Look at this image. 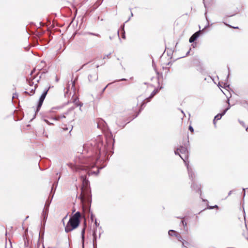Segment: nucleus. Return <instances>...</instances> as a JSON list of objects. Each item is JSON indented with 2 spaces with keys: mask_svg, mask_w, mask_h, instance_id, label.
<instances>
[{
  "mask_svg": "<svg viewBox=\"0 0 248 248\" xmlns=\"http://www.w3.org/2000/svg\"><path fill=\"white\" fill-rule=\"evenodd\" d=\"M173 52H174V50H172L171 49H169L168 48L167 51V54L168 56H170L171 57Z\"/></svg>",
  "mask_w": 248,
  "mask_h": 248,
  "instance_id": "obj_30",
  "label": "nucleus"
},
{
  "mask_svg": "<svg viewBox=\"0 0 248 248\" xmlns=\"http://www.w3.org/2000/svg\"><path fill=\"white\" fill-rule=\"evenodd\" d=\"M228 71H229V73H228V74L227 75V80H228V78H229V77L230 76V68L228 67Z\"/></svg>",
  "mask_w": 248,
  "mask_h": 248,
  "instance_id": "obj_54",
  "label": "nucleus"
},
{
  "mask_svg": "<svg viewBox=\"0 0 248 248\" xmlns=\"http://www.w3.org/2000/svg\"><path fill=\"white\" fill-rule=\"evenodd\" d=\"M86 227H87V224H86V221H85L84 222V226L81 231V243H82V248H84L85 233Z\"/></svg>",
  "mask_w": 248,
  "mask_h": 248,
  "instance_id": "obj_10",
  "label": "nucleus"
},
{
  "mask_svg": "<svg viewBox=\"0 0 248 248\" xmlns=\"http://www.w3.org/2000/svg\"><path fill=\"white\" fill-rule=\"evenodd\" d=\"M24 93H25V94H29V95H30V93H29L28 92H27V91H25V92H24Z\"/></svg>",
  "mask_w": 248,
  "mask_h": 248,
  "instance_id": "obj_62",
  "label": "nucleus"
},
{
  "mask_svg": "<svg viewBox=\"0 0 248 248\" xmlns=\"http://www.w3.org/2000/svg\"><path fill=\"white\" fill-rule=\"evenodd\" d=\"M53 195H54V194H53V195L51 197L49 196V197L46 201V203L45 205V208H47V207H48V209H49V205H50V204L51 202V201L52 200Z\"/></svg>",
  "mask_w": 248,
  "mask_h": 248,
  "instance_id": "obj_15",
  "label": "nucleus"
},
{
  "mask_svg": "<svg viewBox=\"0 0 248 248\" xmlns=\"http://www.w3.org/2000/svg\"><path fill=\"white\" fill-rule=\"evenodd\" d=\"M185 163L187 168L189 179L191 180L192 182L195 181L196 175L192 167L189 165L188 161L186 162V161H185Z\"/></svg>",
  "mask_w": 248,
  "mask_h": 248,
  "instance_id": "obj_5",
  "label": "nucleus"
},
{
  "mask_svg": "<svg viewBox=\"0 0 248 248\" xmlns=\"http://www.w3.org/2000/svg\"><path fill=\"white\" fill-rule=\"evenodd\" d=\"M111 54V53H109L108 55H105L103 58V59H105L106 58H109L110 55Z\"/></svg>",
  "mask_w": 248,
  "mask_h": 248,
  "instance_id": "obj_46",
  "label": "nucleus"
},
{
  "mask_svg": "<svg viewBox=\"0 0 248 248\" xmlns=\"http://www.w3.org/2000/svg\"><path fill=\"white\" fill-rule=\"evenodd\" d=\"M97 8V6H96V4H93L92 5L90 9H89V12H92L95 11Z\"/></svg>",
  "mask_w": 248,
  "mask_h": 248,
  "instance_id": "obj_27",
  "label": "nucleus"
},
{
  "mask_svg": "<svg viewBox=\"0 0 248 248\" xmlns=\"http://www.w3.org/2000/svg\"><path fill=\"white\" fill-rule=\"evenodd\" d=\"M56 81L58 82L59 81V78L56 77Z\"/></svg>",
  "mask_w": 248,
  "mask_h": 248,
  "instance_id": "obj_64",
  "label": "nucleus"
},
{
  "mask_svg": "<svg viewBox=\"0 0 248 248\" xmlns=\"http://www.w3.org/2000/svg\"><path fill=\"white\" fill-rule=\"evenodd\" d=\"M207 208L209 209H213L214 208H218V206L217 205H215L214 206L208 205Z\"/></svg>",
  "mask_w": 248,
  "mask_h": 248,
  "instance_id": "obj_35",
  "label": "nucleus"
},
{
  "mask_svg": "<svg viewBox=\"0 0 248 248\" xmlns=\"http://www.w3.org/2000/svg\"><path fill=\"white\" fill-rule=\"evenodd\" d=\"M216 121H217V120H215V118L213 120V124L215 125H216Z\"/></svg>",
  "mask_w": 248,
  "mask_h": 248,
  "instance_id": "obj_56",
  "label": "nucleus"
},
{
  "mask_svg": "<svg viewBox=\"0 0 248 248\" xmlns=\"http://www.w3.org/2000/svg\"><path fill=\"white\" fill-rule=\"evenodd\" d=\"M240 123L241 124V125L244 126V127H245V123L243 121H239Z\"/></svg>",
  "mask_w": 248,
  "mask_h": 248,
  "instance_id": "obj_53",
  "label": "nucleus"
},
{
  "mask_svg": "<svg viewBox=\"0 0 248 248\" xmlns=\"http://www.w3.org/2000/svg\"><path fill=\"white\" fill-rule=\"evenodd\" d=\"M188 129L191 132H194V128L191 125H189L188 127Z\"/></svg>",
  "mask_w": 248,
  "mask_h": 248,
  "instance_id": "obj_41",
  "label": "nucleus"
},
{
  "mask_svg": "<svg viewBox=\"0 0 248 248\" xmlns=\"http://www.w3.org/2000/svg\"><path fill=\"white\" fill-rule=\"evenodd\" d=\"M152 64H153V66H154V65H155V63L154 60H153V61H152Z\"/></svg>",
  "mask_w": 248,
  "mask_h": 248,
  "instance_id": "obj_61",
  "label": "nucleus"
},
{
  "mask_svg": "<svg viewBox=\"0 0 248 248\" xmlns=\"http://www.w3.org/2000/svg\"><path fill=\"white\" fill-rule=\"evenodd\" d=\"M179 150H177V149L174 151V153L176 155H179L181 158L184 160V161L185 162V159H184V157L182 155H181L179 154Z\"/></svg>",
  "mask_w": 248,
  "mask_h": 248,
  "instance_id": "obj_32",
  "label": "nucleus"
},
{
  "mask_svg": "<svg viewBox=\"0 0 248 248\" xmlns=\"http://www.w3.org/2000/svg\"><path fill=\"white\" fill-rule=\"evenodd\" d=\"M225 114V112H224L223 110L222 112L221 113H219L218 114H217V115H216L214 118L215 120H217H217H219L220 119H221V118H222V117Z\"/></svg>",
  "mask_w": 248,
  "mask_h": 248,
  "instance_id": "obj_22",
  "label": "nucleus"
},
{
  "mask_svg": "<svg viewBox=\"0 0 248 248\" xmlns=\"http://www.w3.org/2000/svg\"><path fill=\"white\" fill-rule=\"evenodd\" d=\"M88 63H89V62H87V63H85V64H83V65L80 67V68L77 71H79V70H81V69L83 68L84 67H85V66H86V65H87V64H88Z\"/></svg>",
  "mask_w": 248,
  "mask_h": 248,
  "instance_id": "obj_42",
  "label": "nucleus"
},
{
  "mask_svg": "<svg viewBox=\"0 0 248 248\" xmlns=\"http://www.w3.org/2000/svg\"><path fill=\"white\" fill-rule=\"evenodd\" d=\"M50 89V87H49L47 88H46L44 91L43 92L42 94L40 96L38 101L37 102V106L36 108V110L35 112V114L33 116V118L31 120V121L34 119L36 117V114L39 111V110L41 109V108L42 106V104L43 103V102L47 94V93Z\"/></svg>",
  "mask_w": 248,
  "mask_h": 248,
  "instance_id": "obj_4",
  "label": "nucleus"
},
{
  "mask_svg": "<svg viewBox=\"0 0 248 248\" xmlns=\"http://www.w3.org/2000/svg\"><path fill=\"white\" fill-rule=\"evenodd\" d=\"M133 16V14L132 13V12H131V14H130V16L128 18V19L125 22V23H126L127 22H128V21L130 20V18L131 17H132Z\"/></svg>",
  "mask_w": 248,
  "mask_h": 248,
  "instance_id": "obj_45",
  "label": "nucleus"
},
{
  "mask_svg": "<svg viewBox=\"0 0 248 248\" xmlns=\"http://www.w3.org/2000/svg\"><path fill=\"white\" fill-rule=\"evenodd\" d=\"M163 68L164 69H166V70H167V71H166V73H168L169 72V71H170V68H169V67H163Z\"/></svg>",
  "mask_w": 248,
  "mask_h": 248,
  "instance_id": "obj_51",
  "label": "nucleus"
},
{
  "mask_svg": "<svg viewBox=\"0 0 248 248\" xmlns=\"http://www.w3.org/2000/svg\"><path fill=\"white\" fill-rule=\"evenodd\" d=\"M170 64H171V62H169L168 63H167L166 64V65H170Z\"/></svg>",
  "mask_w": 248,
  "mask_h": 248,
  "instance_id": "obj_63",
  "label": "nucleus"
},
{
  "mask_svg": "<svg viewBox=\"0 0 248 248\" xmlns=\"http://www.w3.org/2000/svg\"><path fill=\"white\" fill-rule=\"evenodd\" d=\"M115 140L110 132L106 138V144H104L103 137L101 135L97 137L96 139L92 140L89 143L83 145V151L91 153L90 156L87 158L84 163L86 165L81 167V170H86L88 175L93 173L97 175L99 170L105 168L107 164L97 166L98 163H104L109 160L108 148L112 145L114 147Z\"/></svg>",
  "mask_w": 248,
  "mask_h": 248,
  "instance_id": "obj_1",
  "label": "nucleus"
},
{
  "mask_svg": "<svg viewBox=\"0 0 248 248\" xmlns=\"http://www.w3.org/2000/svg\"><path fill=\"white\" fill-rule=\"evenodd\" d=\"M201 30H199L194 33H193L191 36L189 38V42L190 43H194L195 41H196L198 38L200 36L201 34Z\"/></svg>",
  "mask_w": 248,
  "mask_h": 248,
  "instance_id": "obj_11",
  "label": "nucleus"
},
{
  "mask_svg": "<svg viewBox=\"0 0 248 248\" xmlns=\"http://www.w3.org/2000/svg\"><path fill=\"white\" fill-rule=\"evenodd\" d=\"M93 248H97V236L95 231L93 233Z\"/></svg>",
  "mask_w": 248,
  "mask_h": 248,
  "instance_id": "obj_17",
  "label": "nucleus"
},
{
  "mask_svg": "<svg viewBox=\"0 0 248 248\" xmlns=\"http://www.w3.org/2000/svg\"><path fill=\"white\" fill-rule=\"evenodd\" d=\"M112 83V82L108 83L105 88H104L102 90L101 93H103L105 92L106 88Z\"/></svg>",
  "mask_w": 248,
  "mask_h": 248,
  "instance_id": "obj_40",
  "label": "nucleus"
},
{
  "mask_svg": "<svg viewBox=\"0 0 248 248\" xmlns=\"http://www.w3.org/2000/svg\"><path fill=\"white\" fill-rule=\"evenodd\" d=\"M73 126L71 125L70 126L68 127L66 124H63L62 125L61 128L63 129V131H66L70 129L69 133L71 132L73 129Z\"/></svg>",
  "mask_w": 248,
  "mask_h": 248,
  "instance_id": "obj_18",
  "label": "nucleus"
},
{
  "mask_svg": "<svg viewBox=\"0 0 248 248\" xmlns=\"http://www.w3.org/2000/svg\"><path fill=\"white\" fill-rule=\"evenodd\" d=\"M36 87H37V84H35V87H34V89H32L30 91V95H32L34 93H35V89L36 88Z\"/></svg>",
  "mask_w": 248,
  "mask_h": 248,
  "instance_id": "obj_34",
  "label": "nucleus"
},
{
  "mask_svg": "<svg viewBox=\"0 0 248 248\" xmlns=\"http://www.w3.org/2000/svg\"><path fill=\"white\" fill-rule=\"evenodd\" d=\"M73 102L77 106H80L81 107L83 105V104L79 102L78 98L74 99Z\"/></svg>",
  "mask_w": 248,
  "mask_h": 248,
  "instance_id": "obj_25",
  "label": "nucleus"
},
{
  "mask_svg": "<svg viewBox=\"0 0 248 248\" xmlns=\"http://www.w3.org/2000/svg\"><path fill=\"white\" fill-rule=\"evenodd\" d=\"M81 219V214L79 211L71 216L65 227V232L68 233L77 229L80 224Z\"/></svg>",
  "mask_w": 248,
  "mask_h": 248,
  "instance_id": "obj_3",
  "label": "nucleus"
},
{
  "mask_svg": "<svg viewBox=\"0 0 248 248\" xmlns=\"http://www.w3.org/2000/svg\"><path fill=\"white\" fill-rule=\"evenodd\" d=\"M88 80L90 82H93L97 81L98 78V70L93 69L91 73L88 76Z\"/></svg>",
  "mask_w": 248,
  "mask_h": 248,
  "instance_id": "obj_6",
  "label": "nucleus"
},
{
  "mask_svg": "<svg viewBox=\"0 0 248 248\" xmlns=\"http://www.w3.org/2000/svg\"><path fill=\"white\" fill-rule=\"evenodd\" d=\"M223 84V86H221L220 84V83H219L218 84V86H220L222 88L225 89H229L230 88V84H228L227 83H225V82H222Z\"/></svg>",
  "mask_w": 248,
  "mask_h": 248,
  "instance_id": "obj_26",
  "label": "nucleus"
},
{
  "mask_svg": "<svg viewBox=\"0 0 248 248\" xmlns=\"http://www.w3.org/2000/svg\"><path fill=\"white\" fill-rule=\"evenodd\" d=\"M204 15H205V18H206V19L207 21V24L205 26V27H204V28L201 31L202 32H204L205 31V30L209 28L210 26L212 25V24H209V20H208V17L207 16V11H205V13L204 14Z\"/></svg>",
  "mask_w": 248,
  "mask_h": 248,
  "instance_id": "obj_16",
  "label": "nucleus"
},
{
  "mask_svg": "<svg viewBox=\"0 0 248 248\" xmlns=\"http://www.w3.org/2000/svg\"><path fill=\"white\" fill-rule=\"evenodd\" d=\"M73 109V108H70L66 112L64 113L58 115L57 116H55L52 118L53 120H56V121H59L62 118H65L66 117L65 115H67L69 112H70Z\"/></svg>",
  "mask_w": 248,
  "mask_h": 248,
  "instance_id": "obj_13",
  "label": "nucleus"
},
{
  "mask_svg": "<svg viewBox=\"0 0 248 248\" xmlns=\"http://www.w3.org/2000/svg\"><path fill=\"white\" fill-rule=\"evenodd\" d=\"M18 96V94L16 93H13V98H16Z\"/></svg>",
  "mask_w": 248,
  "mask_h": 248,
  "instance_id": "obj_49",
  "label": "nucleus"
},
{
  "mask_svg": "<svg viewBox=\"0 0 248 248\" xmlns=\"http://www.w3.org/2000/svg\"><path fill=\"white\" fill-rule=\"evenodd\" d=\"M189 244L187 241H186L184 240V241H183V244L182 245V247H186V245H188Z\"/></svg>",
  "mask_w": 248,
  "mask_h": 248,
  "instance_id": "obj_38",
  "label": "nucleus"
},
{
  "mask_svg": "<svg viewBox=\"0 0 248 248\" xmlns=\"http://www.w3.org/2000/svg\"><path fill=\"white\" fill-rule=\"evenodd\" d=\"M127 79L125 78H123L118 80H114L112 83H115L116 82L121 81H126Z\"/></svg>",
  "mask_w": 248,
  "mask_h": 248,
  "instance_id": "obj_37",
  "label": "nucleus"
},
{
  "mask_svg": "<svg viewBox=\"0 0 248 248\" xmlns=\"http://www.w3.org/2000/svg\"><path fill=\"white\" fill-rule=\"evenodd\" d=\"M230 94V96H228V95H226V97H227V103L228 104V107L225 108L224 110H223V111L224 112H225V113H226V112L230 108H231V105L230 104V98L231 97L232 95H231V94L230 93H229Z\"/></svg>",
  "mask_w": 248,
  "mask_h": 248,
  "instance_id": "obj_19",
  "label": "nucleus"
},
{
  "mask_svg": "<svg viewBox=\"0 0 248 248\" xmlns=\"http://www.w3.org/2000/svg\"><path fill=\"white\" fill-rule=\"evenodd\" d=\"M232 190H231V191H230L229 192V193H228V196L231 195V194H232Z\"/></svg>",
  "mask_w": 248,
  "mask_h": 248,
  "instance_id": "obj_58",
  "label": "nucleus"
},
{
  "mask_svg": "<svg viewBox=\"0 0 248 248\" xmlns=\"http://www.w3.org/2000/svg\"><path fill=\"white\" fill-rule=\"evenodd\" d=\"M179 241L181 242L183 244V241H184V240L182 237V236L179 234V233L177 235V236L176 237Z\"/></svg>",
  "mask_w": 248,
  "mask_h": 248,
  "instance_id": "obj_33",
  "label": "nucleus"
},
{
  "mask_svg": "<svg viewBox=\"0 0 248 248\" xmlns=\"http://www.w3.org/2000/svg\"><path fill=\"white\" fill-rule=\"evenodd\" d=\"M179 234V233L178 232H177L176 231L173 230H170L169 231H168V234L169 236H175V237H177V235Z\"/></svg>",
  "mask_w": 248,
  "mask_h": 248,
  "instance_id": "obj_20",
  "label": "nucleus"
},
{
  "mask_svg": "<svg viewBox=\"0 0 248 248\" xmlns=\"http://www.w3.org/2000/svg\"><path fill=\"white\" fill-rule=\"evenodd\" d=\"M35 70H33L31 71L30 75H31L33 74V73L34 72Z\"/></svg>",
  "mask_w": 248,
  "mask_h": 248,
  "instance_id": "obj_59",
  "label": "nucleus"
},
{
  "mask_svg": "<svg viewBox=\"0 0 248 248\" xmlns=\"http://www.w3.org/2000/svg\"><path fill=\"white\" fill-rule=\"evenodd\" d=\"M203 3L204 4V7L205 8H207V5H206V3L205 2V0H203Z\"/></svg>",
  "mask_w": 248,
  "mask_h": 248,
  "instance_id": "obj_55",
  "label": "nucleus"
},
{
  "mask_svg": "<svg viewBox=\"0 0 248 248\" xmlns=\"http://www.w3.org/2000/svg\"><path fill=\"white\" fill-rule=\"evenodd\" d=\"M245 190H246V189H245V188H243V198H244V197L245 196V195H246V191H245Z\"/></svg>",
  "mask_w": 248,
  "mask_h": 248,
  "instance_id": "obj_52",
  "label": "nucleus"
},
{
  "mask_svg": "<svg viewBox=\"0 0 248 248\" xmlns=\"http://www.w3.org/2000/svg\"><path fill=\"white\" fill-rule=\"evenodd\" d=\"M90 34H92V35H94V36H98V37H100V35L99 34H97V33H94L90 32Z\"/></svg>",
  "mask_w": 248,
  "mask_h": 248,
  "instance_id": "obj_50",
  "label": "nucleus"
},
{
  "mask_svg": "<svg viewBox=\"0 0 248 248\" xmlns=\"http://www.w3.org/2000/svg\"><path fill=\"white\" fill-rule=\"evenodd\" d=\"M191 188L192 190H194L195 192L198 193L200 196L202 195L201 185L197 184L195 181L192 182Z\"/></svg>",
  "mask_w": 248,
  "mask_h": 248,
  "instance_id": "obj_9",
  "label": "nucleus"
},
{
  "mask_svg": "<svg viewBox=\"0 0 248 248\" xmlns=\"http://www.w3.org/2000/svg\"><path fill=\"white\" fill-rule=\"evenodd\" d=\"M146 104V103H144V102H143L142 104H141V105H140V108L139 109V111L137 112L136 114H134L133 115V118L131 120H129L126 124H124V125H122V124H120L118 122H116V124L120 127H122V128L124 127L125 125L129 123L130 122V121L134 119L135 118H136V117H137L138 116V115L140 114V113L141 112V111L143 110V109L144 107L145 106Z\"/></svg>",
  "mask_w": 248,
  "mask_h": 248,
  "instance_id": "obj_7",
  "label": "nucleus"
},
{
  "mask_svg": "<svg viewBox=\"0 0 248 248\" xmlns=\"http://www.w3.org/2000/svg\"><path fill=\"white\" fill-rule=\"evenodd\" d=\"M153 97H151V96L150 95L148 97L146 98L145 100H144L142 101L141 104H142L143 102L146 103V104H147L148 102H149L151 101V100L152 99Z\"/></svg>",
  "mask_w": 248,
  "mask_h": 248,
  "instance_id": "obj_31",
  "label": "nucleus"
},
{
  "mask_svg": "<svg viewBox=\"0 0 248 248\" xmlns=\"http://www.w3.org/2000/svg\"><path fill=\"white\" fill-rule=\"evenodd\" d=\"M80 179L82 181V186L81 187V193L78 197V199L80 200L82 202L85 200L88 203V205L86 209L83 207L85 215L89 217L91 214V220L93 222L95 217L91 211V205L92 203V193L91 188L90 187V182L88 180L86 175H81Z\"/></svg>",
  "mask_w": 248,
  "mask_h": 248,
  "instance_id": "obj_2",
  "label": "nucleus"
},
{
  "mask_svg": "<svg viewBox=\"0 0 248 248\" xmlns=\"http://www.w3.org/2000/svg\"><path fill=\"white\" fill-rule=\"evenodd\" d=\"M117 34H118V37H119V40H120V41H121V39H120V36H119V31H117Z\"/></svg>",
  "mask_w": 248,
  "mask_h": 248,
  "instance_id": "obj_57",
  "label": "nucleus"
},
{
  "mask_svg": "<svg viewBox=\"0 0 248 248\" xmlns=\"http://www.w3.org/2000/svg\"><path fill=\"white\" fill-rule=\"evenodd\" d=\"M27 81L30 86H32L33 84V82L32 81L28 80V79Z\"/></svg>",
  "mask_w": 248,
  "mask_h": 248,
  "instance_id": "obj_48",
  "label": "nucleus"
},
{
  "mask_svg": "<svg viewBox=\"0 0 248 248\" xmlns=\"http://www.w3.org/2000/svg\"><path fill=\"white\" fill-rule=\"evenodd\" d=\"M103 2V0H101L100 2H99V3H95L94 4H96V6H97V8L101 4V3Z\"/></svg>",
  "mask_w": 248,
  "mask_h": 248,
  "instance_id": "obj_47",
  "label": "nucleus"
},
{
  "mask_svg": "<svg viewBox=\"0 0 248 248\" xmlns=\"http://www.w3.org/2000/svg\"><path fill=\"white\" fill-rule=\"evenodd\" d=\"M176 217L181 219V220L180 222V224H179V226L180 227L183 226V230L184 232H185L186 233H187L188 231V227H187V223L186 221V218L185 217Z\"/></svg>",
  "mask_w": 248,
  "mask_h": 248,
  "instance_id": "obj_8",
  "label": "nucleus"
},
{
  "mask_svg": "<svg viewBox=\"0 0 248 248\" xmlns=\"http://www.w3.org/2000/svg\"><path fill=\"white\" fill-rule=\"evenodd\" d=\"M124 23L122 25L120 26V29L122 31V37L123 39H125V33L124 31Z\"/></svg>",
  "mask_w": 248,
  "mask_h": 248,
  "instance_id": "obj_23",
  "label": "nucleus"
},
{
  "mask_svg": "<svg viewBox=\"0 0 248 248\" xmlns=\"http://www.w3.org/2000/svg\"><path fill=\"white\" fill-rule=\"evenodd\" d=\"M223 24H225L226 26L230 27V28H234V29H238V27H233L232 26V25H230V24H227V23L225 22H223Z\"/></svg>",
  "mask_w": 248,
  "mask_h": 248,
  "instance_id": "obj_36",
  "label": "nucleus"
},
{
  "mask_svg": "<svg viewBox=\"0 0 248 248\" xmlns=\"http://www.w3.org/2000/svg\"><path fill=\"white\" fill-rule=\"evenodd\" d=\"M76 211V209L75 208H73L72 209V213H74Z\"/></svg>",
  "mask_w": 248,
  "mask_h": 248,
  "instance_id": "obj_60",
  "label": "nucleus"
},
{
  "mask_svg": "<svg viewBox=\"0 0 248 248\" xmlns=\"http://www.w3.org/2000/svg\"><path fill=\"white\" fill-rule=\"evenodd\" d=\"M177 150H179L180 153L184 155L185 156L184 158L185 159V160L187 159L188 150L186 147L180 146V148H177Z\"/></svg>",
  "mask_w": 248,
  "mask_h": 248,
  "instance_id": "obj_12",
  "label": "nucleus"
},
{
  "mask_svg": "<svg viewBox=\"0 0 248 248\" xmlns=\"http://www.w3.org/2000/svg\"><path fill=\"white\" fill-rule=\"evenodd\" d=\"M48 213V207H47V208H44V210H43L42 213V216L43 217V221L45 223H46Z\"/></svg>",
  "mask_w": 248,
  "mask_h": 248,
  "instance_id": "obj_14",
  "label": "nucleus"
},
{
  "mask_svg": "<svg viewBox=\"0 0 248 248\" xmlns=\"http://www.w3.org/2000/svg\"><path fill=\"white\" fill-rule=\"evenodd\" d=\"M163 87L162 86L158 87V88L155 89L151 93V97H154L156 95Z\"/></svg>",
  "mask_w": 248,
  "mask_h": 248,
  "instance_id": "obj_21",
  "label": "nucleus"
},
{
  "mask_svg": "<svg viewBox=\"0 0 248 248\" xmlns=\"http://www.w3.org/2000/svg\"><path fill=\"white\" fill-rule=\"evenodd\" d=\"M39 40L41 43L45 44H48L50 42L51 39H49L48 40L47 39H46V38L44 39V38L39 37Z\"/></svg>",
  "mask_w": 248,
  "mask_h": 248,
  "instance_id": "obj_24",
  "label": "nucleus"
},
{
  "mask_svg": "<svg viewBox=\"0 0 248 248\" xmlns=\"http://www.w3.org/2000/svg\"><path fill=\"white\" fill-rule=\"evenodd\" d=\"M44 121L48 125H53V123H50L48 120H46V119H45L44 120Z\"/></svg>",
  "mask_w": 248,
  "mask_h": 248,
  "instance_id": "obj_43",
  "label": "nucleus"
},
{
  "mask_svg": "<svg viewBox=\"0 0 248 248\" xmlns=\"http://www.w3.org/2000/svg\"><path fill=\"white\" fill-rule=\"evenodd\" d=\"M24 246L25 247H28L29 246V240L27 237H24Z\"/></svg>",
  "mask_w": 248,
  "mask_h": 248,
  "instance_id": "obj_28",
  "label": "nucleus"
},
{
  "mask_svg": "<svg viewBox=\"0 0 248 248\" xmlns=\"http://www.w3.org/2000/svg\"><path fill=\"white\" fill-rule=\"evenodd\" d=\"M94 224L96 226V228L99 226V223L97 222L96 219H95Z\"/></svg>",
  "mask_w": 248,
  "mask_h": 248,
  "instance_id": "obj_44",
  "label": "nucleus"
},
{
  "mask_svg": "<svg viewBox=\"0 0 248 248\" xmlns=\"http://www.w3.org/2000/svg\"><path fill=\"white\" fill-rule=\"evenodd\" d=\"M44 231L43 232H39V240L38 241V244H37V248L38 247V245H39V241L40 240H43L44 239Z\"/></svg>",
  "mask_w": 248,
  "mask_h": 248,
  "instance_id": "obj_29",
  "label": "nucleus"
},
{
  "mask_svg": "<svg viewBox=\"0 0 248 248\" xmlns=\"http://www.w3.org/2000/svg\"><path fill=\"white\" fill-rule=\"evenodd\" d=\"M191 50V48H190L189 50L186 52V54L185 56H182V57H180L179 58H178L177 59H180V58H184L186 56H188L189 54V53H190V51Z\"/></svg>",
  "mask_w": 248,
  "mask_h": 248,
  "instance_id": "obj_39",
  "label": "nucleus"
}]
</instances>
